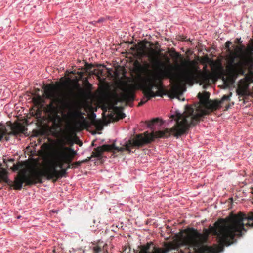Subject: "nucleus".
I'll list each match as a JSON object with an SVG mask.
<instances>
[{
  "label": "nucleus",
  "instance_id": "21",
  "mask_svg": "<svg viewBox=\"0 0 253 253\" xmlns=\"http://www.w3.org/2000/svg\"><path fill=\"white\" fill-rule=\"evenodd\" d=\"M94 67V65L92 64H88V63H85V68L86 69L87 71H89L90 72V74H91V71H92V70H91V69Z\"/></svg>",
  "mask_w": 253,
  "mask_h": 253
},
{
  "label": "nucleus",
  "instance_id": "12",
  "mask_svg": "<svg viewBox=\"0 0 253 253\" xmlns=\"http://www.w3.org/2000/svg\"><path fill=\"white\" fill-rule=\"evenodd\" d=\"M248 84L240 85L237 89V94L240 96H248L250 95V92L248 90Z\"/></svg>",
  "mask_w": 253,
  "mask_h": 253
},
{
  "label": "nucleus",
  "instance_id": "31",
  "mask_svg": "<svg viewBox=\"0 0 253 253\" xmlns=\"http://www.w3.org/2000/svg\"><path fill=\"white\" fill-rule=\"evenodd\" d=\"M47 144L44 143L43 145L42 146V148H43L44 146H46Z\"/></svg>",
  "mask_w": 253,
  "mask_h": 253
},
{
  "label": "nucleus",
  "instance_id": "33",
  "mask_svg": "<svg viewBox=\"0 0 253 253\" xmlns=\"http://www.w3.org/2000/svg\"><path fill=\"white\" fill-rule=\"evenodd\" d=\"M9 161L13 162V161H14V160H13V159H10Z\"/></svg>",
  "mask_w": 253,
  "mask_h": 253
},
{
  "label": "nucleus",
  "instance_id": "41",
  "mask_svg": "<svg viewBox=\"0 0 253 253\" xmlns=\"http://www.w3.org/2000/svg\"><path fill=\"white\" fill-rule=\"evenodd\" d=\"M106 253H107V251H106Z\"/></svg>",
  "mask_w": 253,
  "mask_h": 253
},
{
  "label": "nucleus",
  "instance_id": "27",
  "mask_svg": "<svg viewBox=\"0 0 253 253\" xmlns=\"http://www.w3.org/2000/svg\"><path fill=\"white\" fill-rule=\"evenodd\" d=\"M86 82L87 85L88 87V88H91V84L87 81H86Z\"/></svg>",
  "mask_w": 253,
  "mask_h": 253
},
{
  "label": "nucleus",
  "instance_id": "34",
  "mask_svg": "<svg viewBox=\"0 0 253 253\" xmlns=\"http://www.w3.org/2000/svg\"><path fill=\"white\" fill-rule=\"evenodd\" d=\"M106 245H106V244H105V245L103 246V250H105V246H106Z\"/></svg>",
  "mask_w": 253,
  "mask_h": 253
},
{
  "label": "nucleus",
  "instance_id": "18",
  "mask_svg": "<svg viewBox=\"0 0 253 253\" xmlns=\"http://www.w3.org/2000/svg\"><path fill=\"white\" fill-rule=\"evenodd\" d=\"M103 70L101 69H93L92 71H91V75H94L97 76L98 78H100V76L103 75Z\"/></svg>",
  "mask_w": 253,
  "mask_h": 253
},
{
  "label": "nucleus",
  "instance_id": "1",
  "mask_svg": "<svg viewBox=\"0 0 253 253\" xmlns=\"http://www.w3.org/2000/svg\"><path fill=\"white\" fill-rule=\"evenodd\" d=\"M210 96L208 92H204L203 94L199 93L197 97L199 102L194 107L186 106L182 114L176 112L175 115H172L170 118L175 120V125L170 129L156 131V137L165 138L172 134L178 138L185 133L192 126L197 124L204 116L217 110L218 103L210 100Z\"/></svg>",
  "mask_w": 253,
  "mask_h": 253
},
{
  "label": "nucleus",
  "instance_id": "15",
  "mask_svg": "<svg viewBox=\"0 0 253 253\" xmlns=\"http://www.w3.org/2000/svg\"><path fill=\"white\" fill-rule=\"evenodd\" d=\"M232 95V93H230L229 95H224L221 99L219 101L218 100H215V102L218 103V109L220 108L221 104L224 101H230V97Z\"/></svg>",
  "mask_w": 253,
  "mask_h": 253
},
{
  "label": "nucleus",
  "instance_id": "13",
  "mask_svg": "<svg viewBox=\"0 0 253 253\" xmlns=\"http://www.w3.org/2000/svg\"><path fill=\"white\" fill-rule=\"evenodd\" d=\"M32 100L35 105H36L37 107L41 108V109H43L44 112H45L44 109L48 104H47L46 106H44V100L41 95L39 94L36 95V96L33 97ZM44 113L46 114L45 112Z\"/></svg>",
  "mask_w": 253,
  "mask_h": 253
},
{
  "label": "nucleus",
  "instance_id": "7",
  "mask_svg": "<svg viewBox=\"0 0 253 253\" xmlns=\"http://www.w3.org/2000/svg\"><path fill=\"white\" fill-rule=\"evenodd\" d=\"M239 53H234L230 56V70L235 74L237 72H242L244 69L253 64V45H249L246 49L245 46H237Z\"/></svg>",
  "mask_w": 253,
  "mask_h": 253
},
{
  "label": "nucleus",
  "instance_id": "4",
  "mask_svg": "<svg viewBox=\"0 0 253 253\" xmlns=\"http://www.w3.org/2000/svg\"><path fill=\"white\" fill-rule=\"evenodd\" d=\"M139 44L142 45L139 48L141 51V55L147 56L153 65L161 71L160 74L157 73L149 69L150 65L147 62H145L144 66H142L138 61H135L134 63L135 67L140 70L144 71L147 73V77L143 78L141 82V86L143 92L148 99L156 96H161L160 89L162 87L161 78L162 77H166L163 75V71L170 70H162V68L165 67V64L159 59L158 56L153 55H159L160 52L151 48L150 49L151 53H148L145 51V49L146 48V44H142V42H139Z\"/></svg>",
  "mask_w": 253,
  "mask_h": 253
},
{
  "label": "nucleus",
  "instance_id": "22",
  "mask_svg": "<svg viewBox=\"0 0 253 253\" xmlns=\"http://www.w3.org/2000/svg\"><path fill=\"white\" fill-rule=\"evenodd\" d=\"M140 86H141V89H142V90L143 91V88H142V86H141V84H140ZM143 93H144L143 91ZM145 95V96L147 98V100H145V101H144V100H141V101L139 103V104H138V106H141V105H143L144 104H145V103L147 101V100H150V99H151V98L148 99V97H147L145 95Z\"/></svg>",
  "mask_w": 253,
  "mask_h": 253
},
{
  "label": "nucleus",
  "instance_id": "8",
  "mask_svg": "<svg viewBox=\"0 0 253 253\" xmlns=\"http://www.w3.org/2000/svg\"><path fill=\"white\" fill-rule=\"evenodd\" d=\"M122 90L123 92L114 100V104L112 106L119 119L124 118L126 115L121 110L122 107L117 106L118 103L125 102L126 105H130V103H132L135 99V87L133 85H128L123 88Z\"/></svg>",
  "mask_w": 253,
  "mask_h": 253
},
{
  "label": "nucleus",
  "instance_id": "30",
  "mask_svg": "<svg viewBox=\"0 0 253 253\" xmlns=\"http://www.w3.org/2000/svg\"><path fill=\"white\" fill-rule=\"evenodd\" d=\"M230 107L229 105H228L226 106V110H228Z\"/></svg>",
  "mask_w": 253,
  "mask_h": 253
},
{
  "label": "nucleus",
  "instance_id": "14",
  "mask_svg": "<svg viewBox=\"0 0 253 253\" xmlns=\"http://www.w3.org/2000/svg\"><path fill=\"white\" fill-rule=\"evenodd\" d=\"M170 56L171 58L173 59L175 63H178V60H181L183 61V65L184 66H188L190 67V65L188 64L187 63H185V61L189 60H183V58L182 56V55L179 53L178 52H176L174 49L172 50L170 53Z\"/></svg>",
  "mask_w": 253,
  "mask_h": 253
},
{
  "label": "nucleus",
  "instance_id": "20",
  "mask_svg": "<svg viewBox=\"0 0 253 253\" xmlns=\"http://www.w3.org/2000/svg\"><path fill=\"white\" fill-rule=\"evenodd\" d=\"M90 159H91V157H88L85 160H83L82 161H77V162L74 163L73 164H72V166H74L75 167H79L81 165L82 163L88 162Z\"/></svg>",
  "mask_w": 253,
  "mask_h": 253
},
{
  "label": "nucleus",
  "instance_id": "35",
  "mask_svg": "<svg viewBox=\"0 0 253 253\" xmlns=\"http://www.w3.org/2000/svg\"><path fill=\"white\" fill-rule=\"evenodd\" d=\"M167 61H168V62H169V59H168V58L167 59Z\"/></svg>",
  "mask_w": 253,
  "mask_h": 253
},
{
  "label": "nucleus",
  "instance_id": "39",
  "mask_svg": "<svg viewBox=\"0 0 253 253\" xmlns=\"http://www.w3.org/2000/svg\"><path fill=\"white\" fill-rule=\"evenodd\" d=\"M102 65H98L97 66L99 67V66H101Z\"/></svg>",
  "mask_w": 253,
  "mask_h": 253
},
{
  "label": "nucleus",
  "instance_id": "9",
  "mask_svg": "<svg viewBox=\"0 0 253 253\" xmlns=\"http://www.w3.org/2000/svg\"><path fill=\"white\" fill-rule=\"evenodd\" d=\"M23 167V164L19 162L16 164H14L13 166L10 168L11 170L14 172L19 170V171L18 172V174L14 178V182H12V181H10L8 179V172L7 170L5 169L0 167V183L3 182L8 184V185H10L11 186H13L14 189L20 190V189L16 188V180L18 177H21L22 176L21 174V171L24 169H25L26 170V171L25 172V174L26 175V176L27 177H32L33 172L36 170H39L38 169L32 170L30 171V174L28 175L27 169L24 168Z\"/></svg>",
  "mask_w": 253,
  "mask_h": 253
},
{
  "label": "nucleus",
  "instance_id": "37",
  "mask_svg": "<svg viewBox=\"0 0 253 253\" xmlns=\"http://www.w3.org/2000/svg\"><path fill=\"white\" fill-rule=\"evenodd\" d=\"M127 250L126 248L125 249V250H124V252H125Z\"/></svg>",
  "mask_w": 253,
  "mask_h": 253
},
{
  "label": "nucleus",
  "instance_id": "23",
  "mask_svg": "<svg viewBox=\"0 0 253 253\" xmlns=\"http://www.w3.org/2000/svg\"><path fill=\"white\" fill-rule=\"evenodd\" d=\"M94 253H99L101 251V248L97 246L93 247Z\"/></svg>",
  "mask_w": 253,
  "mask_h": 253
},
{
  "label": "nucleus",
  "instance_id": "11",
  "mask_svg": "<svg viewBox=\"0 0 253 253\" xmlns=\"http://www.w3.org/2000/svg\"><path fill=\"white\" fill-rule=\"evenodd\" d=\"M167 78L169 79L171 81L175 83V85L172 87L170 92H169V97L171 98H176L178 100H181V95H182V93L180 92L179 89V86L180 85H183V84H178L175 81L171 79L169 77H166Z\"/></svg>",
  "mask_w": 253,
  "mask_h": 253
},
{
  "label": "nucleus",
  "instance_id": "6",
  "mask_svg": "<svg viewBox=\"0 0 253 253\" xmlns=\"http://www.w3.org/2000/svg\"><path fill=\"white\" fill-rule=\"evenodd\" d=\"M185 63L190 65V68H186L180 70L178 74L174 73L171 70H165L163 71V75L166 77H169L178 84H193L194 82L198 79L203 83L209 82L211 78V73L206 69L207 65L204 67V72L199 71L197 66V62L194 61H185Z\"/></svg>",
  "mask_w": 253,
  "mask_h": 253
},
{
  "label": "nucleus",
  "instance_id": "40",
  "mask_svg": "<svg viewBox=\"0 0 253 253\" xmlns=\"http://www.w3.org/2000/svg\"><path fill=\"white\" fill-rule=\"evenodd\" d=\"M145 43H149V42H147V41H146V42H145Z\"/></svg>",
  "mask_w": 253,
  "mask_h": 253
},
{
  "label": "nucleus",
  "instance_id": "36",
  "mask_svg": "<svg viewBox=\"0 0 253 253\" xmlns=\"http://www.w3.org/2000/svg\"><path fill=\"white\" fill-rule=\"evenodd\" d=\"M39 90H40L39 89H37V92H38Z\"/></svg>",
  "mask_w": 253,
  "mask_h": 253
},
{
  "label": "nucleus",
  "instance_id": "19",
  "mask_svg": "<svg viewBox=\"0 0 253 253\" xmlns=\"http://www.w3.org/2000/svg\"><path fill=\"white\" fill-rule=\"evenodd\" d=\"M8 133L7 130L5 127H0V141L1 140L2 138Z\"/></svg>",
  "mask_w": 253,
  "mask_h": 253
},
{
  "label": "nucleus",
  "instance_id": "25",
  "mask_svg": "<svg viewBox=\"0 0 253 253\" xmlns=\"http://www.w3.org/2000/svg\"><path fill=\"white\" fill-rule=\"evenodd\" d=\"M137 48V45H135L134 46L131 47L130 49L133 51H135L136 50Z\"/></svg>",
  "mask_w": 253,
  "mask_h": 253
},
{
  "label": "nucleus",
  "instance_id": "26",
  "mask_svg": "<svg viewBox=\"0 0 253 253\" xmlns=\"http://www.w3.org/2000/svg\"><path fill=\"white\" fill-rule=\"evenodd\" d=\"M78 90L80 92V93H82L83 90V89L82 88H81L79 85H78Z\"/></svg>",
  "mask_w": 253,
  "mask_h": 253
},
{
  "label": "nucleus",
  "instance_id": "2",
  "mask_svg": "<svg viewBox=\"0 0 253 253\" xmlns=\"http://www.w3.org/2000/svg\"><path fill=\"white\" fill-rule=\"evenodd\" d=\"M76 152L71 148L63 147L57 155L56 160L52 162L43 170H36L33 172L32 177L26 176V170L24 169L21 172L22 176L18 177L16 180V188L21 189L24 183L30 186L37 183H43L42 178L52 180L55 182L57 179L65 177L67 174V169L63 167L65 163H71Z\"/></svg>",
  "mask_w": 253,
  "mask_h": 253
},
{
  "label": "nucleus",
  "instance_id": "38",
  "mask_svg": "<svg viewBox=\"0 0 253 253\" xmlns=\"http://www.w3.org/2000/svg\"><path fill=\"white\" fill-rule=\"evenodd\" d=\"M206 59H207V60H209L208 57H206Z\"/></svg>",
  "mask_w": 253,
  "mask_h": 253
},
{
  "label": "nucleus",
  "instance_id": "16",
  "mask_svg": "<svg viewBox=\"0 0 253 253\" xmlns=\"http://www.w3.org/2000/svg\"><path fill=\"white\" fill-rule=\"evenodd\" d=\"M232 44V42L229 41H228L226 42L225 43V47L227 49V51L229 52L230 54L229 56V64H230V56L231 55L233 54V53H239L238 52V50H237V52H233L232 50H231V48L230 47V45Z\"/></svg>",
  "mask_w": 253,
  "mask_h": 253
},
{
  "label": "nucleus",
  "instance_id": "28",
  "mask_svg": "<svg viewBox=\"0 0 253 253\" xmlns=\"http://www.w3.org/2000/svg\"><path fill=\"white\" fill-rule=\"evenodd\" d=\"M103 20V19L102 18H101V19H99L97 21H96V22L97 23H100V22H102Z\"/></svg>",
  "mask_w": 253,
  "mask_h": 253
},
{
  "label": "nucleus",
  "instance_id": "17",
  "mask_svg": "<svg viewBox=\"0 0 253 253\" xmlns=\"http://www.w3.org/2000/svg\"><path fill=\"white\" fill-rule=\"evenodd\" d=\"M42 109H41V108L38 107V109L36 111L34 115L35 118L39 123H42V119L41 117Z\"/></svg>",
  "mask_w": 253,
  "mask_h": 253
},
{
  "label": "nucleus",
  "instance_id": "5",
  "mask_svg": "<svg viewBox=\"0 0 253 253\" xmlns=\"http://www.w3.org/2000/svg\"><path fill=\"white\" fill-rule=\"evenodd\" d=\"M160 121V120L157 118L146 122L147 126L153 130L152 132L149 133L148 131H146L144 133L137 134L133 138H130L123 147H117L114 144L112 145L104 144L97 147L94 149L90 157L91 158H96L97 160H100L103 157V152L105 151H111L114 154H116L117 152H123L125 150L130 153L131 152L130 147L139 148L151 143L155 138H158L156 137V133L154 131L153 126Z\"/></svg>",
  "mask_w": 253,
  "mask_h": 253
},
{
  "label": "nucleus",
  "instance_id": "24",
  "mask_svg": "<svg viewBox=\"0 0 253 253\" xmlns=\"http://www.w3.org/2000/svg\"><path fill=\"white\" fill-rule=\"evenodd\" d=\"M68 164V166H67V167L65 168V169H67V170L69 169H70V168H72L73 167V166H72V167H71V166L72 165V164H71V163H67Z\"/></svg>",
  "mask_w": 253,
  "mask_h": 253
},
{
  "label": "nucleus",
  "instance_id": "3",
  "mask_svg": "<svg viewBox=\"0 0 253 253\" xmlns=\"http://www.w3.org/2000/svg\"><path fill=\"white\" fill-rule=\"evenodd\" d=\"M57 87L53 84L45 86L44 94L46 98L50 100L45 107V112L49 120L54 125L58 126L62 120L59 113H61L64 118L80 119L85 121L84 113L81 111L75 102L71 98H61L56 96Z\"/></svg>",
  "mask_w": 253,
  "mask_h": 253
},
{
  "label": "nucleus",
  "instance_id": "29",
  "mask_svg": "<svg viewBox=\"0 0 253 253\" xmlns=\"http://www.w3.org/2000/svg\"><path fill=\"white\" fill-rule=\"evenodd\" d=\"M91 117H92V118L94 119L95 118V117H96V115L94 113H93L92 114V116Z\"/></svg>",
  "mask_w": 253,
  "mask_h": 253
},
{
  "label": "nucleus",
  "instance_id": "32",
  "mask_svg": "<svg viewBox=\"0 0 253 253\" xmlns=\"http://www.w3.org/2000/svg\"><path fill=\"white\" fill-rule=\"evenodd\" d=\"M237 40L238 41V43H241V42H242L240 41V39H237Z\"/></svg>",
  "mask_w": 253,
  "mask_h": 253
},
{
  "label": "nucleus",
  "instance_id": "10",
  "mask_svg": "<svg viewBox=\"0 0 253 253\" xmlns=\"http://www.w3.org/2000/svg\"><path fill=\"white\" fill-rule=\"evenodd\" d=\"M9 123L10 124V127L11 131L4 135V139L6 141L9 140V135H16L19 133H24L26 130L25 126L23 123L19 122H15L13 124L9 122Z\"/></svg>",
  "mask_w": 253,
  "mask_h": 253
}]
</instances>
